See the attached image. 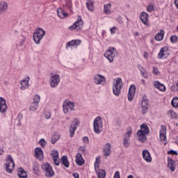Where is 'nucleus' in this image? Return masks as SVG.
I'll return each instance as SVG.
<instances>
[{
  "instance_id": "1",
  "label": "nucleus",
  "mask_w": 178,
  "mask_h": 178,
  "mask_svg": "<svg viewBox=\"0 0 178 178\" xmlns=\"http://www.w3.org/2000/svg\"><path fill=\"white\" fill-rule=\"evenodd\" d=\"M149 133V129L148 126L145 124H143L140 125V129L138 130L136 133L138 136V140L140 143H144V141L147 140V136L145 134H148Z\"/></svg>"
},
{
  "instance_id": "2",
  "label": "nucleus",
  "mask_w": 178,
  "mask_h": 178,
  "mask_svg": "<svg viewBox=\"0 0 178 178\" xmlns=\"http://www.w3.org/2000/svg\"><path fill=\"white\" fill-rule=\"evenodd\" d=\"M6 163V170L8 173H13V170L15 169V161L12 155L9 154L7 156Z\"/></svg>"
},
{
  "instance_id": "3",
  "label": "nucleus",
  "mask_w": 178,
  "mask_h": 178,
  "mask_svg": "<svg viewBox=\"0 0 178 178\" xmlns=\"http://www.w3.org/2000/svg\"><path fill=\"white\" fill-rule=\"evenodd\" d=\"M45 35V31L41 28L36 29L33 33V41L35 44H40L42 37Z\"/></svg>"
},
{
  "instance_id": "4",
  "label": "nucleus",
  "mask_w": 178,
  "mask_h": 178,
  "mask_svg": "<svg viewBox=\"0 0 178 178\" xmlns=\"http://www.w3.org/2000/svg\"><path fill=\"white\" fill-rule=\"evenodd\" d=\"M102 118L101 117H97L93 122L94 131L96 134H99L102 131Z\"/></svg>"
},
{
  "instance_id": "5",
  "label": "nucleus",
  "mask_w": 178,
  "mask_h": 178,
  "mask_svg": "<svg viewBox=\"0 0 178 178\" xmlns=\"http://www.w3.org/2000/svg\"><path fill=\"white\" fill-rule=\"evenodd\" d=\"M74 102H70L69 100H65L63 104V109L64 113H69L70 111H74Z\"/></svg>"
},
{
  "instance_id": "6",
  "label": "nucleus",
  "mask_w": 178,
  "mask_h": 178,
  "mask_svg": "<svg viewBox=\"0 0 178 178\" xmlns=\"http://www.w3.org/2000/svg\"><path fill=\"white\" fill-rule=\"evenodd\" d=\"M122 83V79L118 78L115 84L113 87V92L114 95H116V97H119L120 95V90H122V87L123 86Z\"/></svg>"
},
{
  "instance_id": "7",
  "label": "nucleus",
  "mask_w": 178,
  "mask_h": 178,
  "mask_svg": "<svg viewBox=\"0 0 178 178\" xmlns=\"http://www.w3.org/2000/svg\"><path fill=\"white\" fill-rule=\"evenodd\" d=\"M42 169L46 172L47 177H53L55 176V172L52 170V166L49 163H46L42 165Z\"/></svg>"
},
{
  "instance_id": "8",
  "label": "nucleus",
  "mask_w": 178,
  "mask_h": 178,
  "mask_svg": "<svg viewBox=\"0 0 178 178\" xmlns=\"http://www.w3.org/2000/svg\"><path fill=\"white\" fill-rule=\"evenodd\" d=\"M83 22L81 19V16L78 17L77 21L71 26L69 27V30L73 31V30H76V31H80L83 29Z\"/></svg>"
},
{
  "instance_id": "9",
  "label": "nucleus",
  "mask_w": 178,
  "mask_h": 178,
  "mask_svg": "<svg viewBox=\"0 0 178 178\" xmlns=\"http://www.w3.org/2000/svg\"><path fill=\"white\" fill-rule=\"evenodd\" d=\"M104 56L108 59L109 62H113V59L116 56V49L115 47H110L104 54Z\"/></svg>"
},
{
  "instance_id": "10",
  "label": "nucleus",
  "mask_w": 178,
  "mask_h": 178,
  "mask_svg": "<svg viewBox=\"0 0 178 178\" xmlns=\"http://www.w3.org/2000/svg\"><path fill=\"white\" fill-rule=\"evenodd\" d=\"M60 83V77L58 74H55L51 76L50 79V86L51 88H55V87H58V85Z\"/></svg>"
},
{
  "instance_id": "11",
  "label": "nucleus",
  "mask_w": 178,
  "mask_h": 178,
  "mask_svg": "<svg viewBox=\"0 0 178 178\" xmlns=\"http://www.w3.org/2000/svg\"><path fill=\"white\" fill-rule=\"evenodd\" d=\"M169 49L168 47H162L158 54L159 59H166L169 56Z\"/></svg>"
},
{
  "instance_id": "12",
  "label": "nucleus",
  "mask_w": 178,
  "mask_h": 178,
  "mask_svg": "<svg viewBox=\"0 0 178 178\" xmlns=\"http://www.w3.org/2000/svg\"><path fill=\"white\" fill-rule=\"evenodd\" d=\"M93 80L95 84H102V86H104V83H105L106 81L105 76L99 74H95L93 78Z\"/></svg>"
},
{
  "instance_id": "13",
  "label": "nucleus",
  "mask_w": 178,
  "mask_h": 178,
  "mask_svg": "<svg viewBox=\"0 0 178 178\" xmlns=\"http://www.w3.org/2000/svg\"><path fill=\"white\" fill-rule=\"evenodd\" d=\"M131 133H132L131 129H129L124 136L123 145L124 147H126V148H127V147L130 145V142H129V140H130Z\"/></svg>"
},
{
  "instance_id": "14",
  "label": "nucleus",
  "mask_w": 178,
  "mask_h": 178,
  "mask_svg": "<svg viewBox=\"0 0 178 178\" xmlns=\"http://www.w3.org/2000/svg\"><path fill=\"white\" fill-rule=\"evenodd\" d=\"M134 95H136V86L131 85L129 87V92H128V99L131 102L134 98Z\"/></svg>"
},
{
  "instance_id": "15",
  "label": "nucleus",
  "mask_w": 178,
  "mask_h": 178,
  "mask_svg": "<svg viewBox=\"0 0 178 178\" xmlns=\"http://www.w3.org/2000/svg\"><path fill=\"white\" fill-rule=\"evenodd\" d=\"M140 20L145 26L149 27V22H148V14L145 12H142L140 14Z\"/></svg>"
},
{
  "instance_id": "16",
  "label": "nucleus",
  "mask_w": 178,
  "mask_h": 178,
  "mask_svg": "<svg viewBox=\"0 0 178 178\" xmlns=\"http://www.w3.org/2000/svg\"><path fill=\"white\" fill-rule=\"evenodd\" d=\"M8 110V106L6 105V101L3 97H0V112L1 113H5Z\"/></svg>"
},
{
  "instance_id": "17",
  "label": "nucleus",
  "mask_w": 178,
  "mask_h": 178,
  "mask_svg": "<svg viewBox=\"0 0 178 178\" xmlns=\"http://www.w3.org/2000/svg\"><path fill=\"white\" fill-rule=\"evenodd\" d=\"M35 156L40 161L41 159H44V152L41 147H36L35 149Z\"/></svg>"
},
{
  "instance_id": "18",
  "label": "nucleus",
  "mask_w": 178,
  "mask_h": 178,
  "mask_svg": "<svg viewBox=\"0 0 178 178\" xmlns=\"http://www.w3.org/2000/svg\"><path fill=\"white\" fill-rule=\"evenodd\" d=\"M51 156L53 158V161L55 165H56V166H59L60 159H59V153L58 152V151H53L51 154Z\"/></svg>"
},
{
  "instance_id": "19",
  "label": "nucleus",
  "mask_w": 178,
  "mask_h": 178,
  "mask_svg": "<svg viewBox=\"0 0 178 178\" xmlns=\"http://www.w3.org/2000/svg\"><path fill=\"white\" fill-rule=\"evenodd\" d=\"M159 137L161 141H166V126L161 125Z\"/></svg>"
},
{
  "instance_id": "20",
  "label": "nucleus",
  "mask_w": 178,
  "mask_h": 178,
  "mask_svg": "<svg viewBox=\"0 0 178 178\" xmlns=\"http://www.w3.org/2000/svg\"><path fill=\"white\" fill-rule=\"evenodd\" d=\"M142 155H143V159H145L146 162H152V157H151V154H149V152L147 149L143 150Z\"/></svg>"
},
{
  "instance_id": "21",
  "label": "nucleus",
  "mask_w": 178,
  "mask_h": 178,
  "mask_svg": "<svg viewBox=\"0 0 178 178\" xmlns=\"http://www.w3.org/2000/svg\"><path fill=\"white\" fill-rule=\"evenodd\" d=\"M63 6L64 9H69L70 12L73 13V4L72 3V0H65V3H63Z\"/></svg>"
},
{
  "instance_id": "22",
  "label": "nucleus",
  "mask_w": 178,
  "mask_h": 178,
  "mask_svg": "<svg viewBox=\"0 0 178 178\" xmlns=\"http://www.w3.org/2000/svg\"><path fill=\"white\" fill-rule=\"evenodd\" d=\"M81 44V40H71L67 43L66 48H74V47H78V45H80Z\"/></svg>"
},
{
  "instance_id": "23",
  "label": "nucleus",
  "mask_w": 178,
  "mask_h": 178,
  "mask_svg": "<svg viewBox=\"0 0 178 178\" xmlns=\"http://www.w3.org/2000/svg\"><path fill=\"white\" fill-rule=\"evenodd\" d=\"M29 81H30V77L29 76L21 81V90H26L29 88Z\"/></svg>"
},
{
  "instance_id": "24",
  "label": "nucleus",
  "mask_w": 178,
  "mask_h": 178,
  "mask_svg": "<svg viewBox=\"0 0 178 178\" xmlns=\"http://www.w3.org/2000/svg\"><path fill=\"white\" fill-rule=\"evenodd\" d=\"M149 102H148V99H143L142 100V111H143V115L145 113H147V112L148 111V105H149Z\"/></svg>"
},
{
  "instance_id": "25",
  "label": "nucleus",
  "mask_w": 178,
  "mask_h": 178,
  "mask_svg": "<svg viewBox=\"0 0 178 178\" xmlns=\"http://www.w3.org/2000/svg\"><path fill=\"white\" fill-rule=\"evenodd\" d=\"M75 162L79 166H83V165H84V159H83L80 153H77Z\"/></svg>"
},
{
  "instance_id": "26",
  "label": "nucleus",
  "mask_w": 178,
  "mask_h": 178,
  "mask_svg": "<svg viewBox=\"0 0 178 178\" xmlns=\"http://www.w3.org/2000/svg\"><path fill=\"white\" fill-rule=\"evenodd\" d=\"M6 10H8V3L5 1H0V15L6 13Z\"/></svg>"
},
{
  "instance_id": "27",
  "label": "nucleus",
  "mask_w": 178,
  "mask_h": 178,
  "mask_svg": "<svg viewBox=\"0 0 178 178\" xmlns=\"http://www.w3.org/2000/svg\"><path fill=\"white\" fill-rule=\"evenodd\" d=\"M57 13L60 19H65V17H67V16H69V15H67L62 8H57Z\"/></svg>"
},
{
  "instance_id": "28",
  "label": "nucleus",
  "mask_w": 178,
  "mask_h": 178,
  "mask_svg": "<svg viewBox=\"0 0 178 178\" xmlns=\"http://www.w3.org/2000/svg\"><path fill=\"white\" fill-rule=\"evenodd\" d=\"M168 167L171 172H175V161L170 157L168 158Z\"/></svg>"
},
{
  "instance_id": "29",
  "label": "nucleus",
  "mask_w": 178,
  "mask_h": 178,
  "mask_svg": "<svg viewBox=\"0 0 178 178\" xmlns=\"http://www.w3.org/2000/svg\"><path fill=\"white\" fill-rule=\"evenodd\" d=\"M163 35H165V31L160 30V32L156 33L154 36V40H156V41H162V40H163Z\"/></svg>"
},
{
  "instance_id": "30",
  "label": "nucleus",
  "mask_w": 178,
  "mask_h": 178,
  "mask_svg": "<svg viewBox=\"0 0 178 178\" xmlns=\"http://www.w3.org/2000/svg\"><path fill=\"white\" fill-rule=\"evenodd\" d=\"M18 177L19 178H26L27 177V172L23 168H19L17 170Z\"/></svg>"
},
{
  "instance_id": "31",
  "label": "nucleus",
  "mask_w": 178,
  "mask_h": 178,
  "mask_svg": "<svg viewBox=\"0 0 178 178\" xmlns=\"http://www.w3.org/2000/svg\"><path fill=\"white\" fill-rule=\"evenodd\" d=\"M154 84L155 88L160 90V91H165L166 90V88L165 87V85L161 83L159 81H156L154 82Z\"/></svg>"
},
{
  "instance_id": "32",
  "label": "nucleus",
  "mask_w": 178,
  "mask_h": 178,
  "mask_svg": "<svg viewBox=\"0 0 178 178\" xmlns=\"http://www.w3.org/2000/svg\"><path fill=\"white\" fill-rule=\"evenodd\" d=\"M104 156H109L111 155V143H106L104 148Z\"/></svg>"
},
{
  "instance_id": "33",
  "label": "nucleus",
  "mask_w": 178,
  "mask_h": 178,
  "mask_svg": "<svg viewBox=\"0 0 178 178\" xmlns=\"http://www.w3.org/2000/svg\"><path fill=\"white\" fill-rule=\"evenodd\" d=\"M138 69L144 79H148V72H147V70H145L143 66L138 65Z\"/></svg>"
},
{
  "instance_id": "34",
  "label": "nucleus",
  "mask_w": 178,
  "mask_h": 178,
  "mask_svg": "<svg viewBox=\"0 0 178 178\" xmlns=\"http://www.w3.org/2000/svg\"><path fill=\"white\" fill-rule=\"evenodd\" d=\"M98 178H105L106 176V172L105 170H95Z\"/></svg>"
},
{
  "instance_id": "35",
  "label": "nucleus",
  "mask_w": 178,
  "mask_h": 178,
  "mask_svg": "<svg viewBox=\"0 0 178 178\" xmlns=\"http://www.w3.org/2000/svg\"><path fill=\"white\" fill-rule=\"evenodd\" d=\"M86 8L90 12H92L94 10V1L88 0L87 2H86Z\"/></svg>"
},
{
  "instance_id": "36",
  "label": "nucleus",
  "mask_w": 178,
  "mask_h": 178,
  "mask_svg": "<svg viewBox=\"0 0 178 178\" xmlns=\"http://www.w3.org/2000/svg\"><path fill=\"white\" fill-rule=\"evenodd\" d=\"M104 13H105V15H111V13H112V11H111V3L104 5Z\"/></svg>"
},
{
  "instance_id": "37",
  "label": "nucleus",
  "mask_w": 178,
  "mask_h": 178,
  "mask_svg": "<svg viewBox=\"0 0 178 178\" xmlns=\"http://www.w3.org/2000/svg\"><path fill=\"white\" fill-rule=\"evenodd\" d=\"M60 161L65 168H69V160L67 156H63Z\"/></svg>"
},
{
  "instance_id": "38",
  "label": "nucleus",
  "mask_w": 178,
  "mask_h": 178,
  "mask_svg": "<svg viewBox=\"0 0 178 178\" xmlns=\"http://www.w3.org/2000/svg\"><path fill=\"white\" fill-rule=\"evenodd\" d=\"M101 163V156H98L95 161V170L99 169V164Z\"/></svg>"
},
{
  "instance_id": "39",
  "label": "nucleus",
  "mask_w": 178,
  "mask_h": 178,
  "mask_svg": "<svg viewBox=\"0 0 178 178\" xmlns=\"http://www.w3.org/2000/svg\"><path fill=\"white\" fill-rule=\"evenodd\" d=\"M171 105L173 108H178V97H174L171 102Z\"/></svg>"
},
{
  "instance_id": "40",
  "label": "nucleus",
  "mask_w": 178,
  "mask_h": 178,
  "mask_svg": "<svg viewBox=\"0 0 178 178\" xmlns=\"http://www.w3.org/2000/svg\"><path fill=\"white\" fill-rule=\"evenodd\" d=\"M38 108V104L32 102L29 106V111L34 112L35 111H37Z\"/></svg>"
},
{
  "instance_id": "41",
  "label": "nucleus",
  "mask_w": 178,
  "mask_h": 178,
  "mask_svg": "<svg viewBox=\"0 0 178 178\" xmlns=\"http://www.w3.org/2000/svg\"><path fill=\"white\" fill-rule=\"evenodd\" d=\"M41 101V97L38 95H35L33 97V104H36L37 105H38L40 104V102Z\"/></svg>"
},
{
  "instance_id": "42",
  "label": "nucleus",
  "mask_w": 178,
  "mask_h": 178,
  "mask_svg": "<svg viewBox=\"0 0 178 178\" xmlns=\"http://www.w3.org/2000/svg\"><path fill=\"white\" fill-rule=\"evenodd\" d=\"M71 126H72V127H75V129H77V127L80 126V121L79 120V119H74L73 124H72Z\"/></svg>"
},
{
  "instance_id": "43",
  "label": "nucleus",
  "mask_w": 178,
  "mask_h": 178,
  "mask_svg": "<svg viewBox=\"0 0 178 178\" xmlns=\"http://www.w3.org/2000/svg\"><path fill=\"white\" fill-rule=\"evenodd\" d=\"M77 129L76 127H73V126H70L69 132H70V137H73L74 136V133Z\"/></svg>"
},
{
  "instance_id": "44",
  "label": "nucleus",
  "mask_w": 178,
  "mask_h": 178,
  "mask_svg": "<svg viewBox=\"0 0 178 178\" xmlns=\"http://www.w3.org/2000/svg\"><path fill=\"white\" fill-rule=\"evenodd\" d=\"M39 144H40L42 148H45V145H47V141H45V139L42 138L40 140Z\"/></svg>"
},
{
  "instance_id": "45",
  "label": "nucleus",
  "mask_w": 178,
  "mask_h": 178,
  "mask_svg": "<svg viewBox=\"0 0 178 178\" xmlns=\"http://www.w3.org/2000/svg\"><path fill=\"white\" fill-rule=\"evenodd\" d=\"M59 140V136L58 135H54L51 137V144H55V143H56V140Z\"/></svg>"
},
{
  "instance_id": "46",
  "label": "nucleus",
  "mask_w": 178,
  "mask_h": 178,
  "mask_svg": "<svg viewBox=\"0 0 178 178\" xmlns=\"http://www.w3.org/2000/svg\"><path fill=\"white\" fill-rule=\"evenodd\" d=\"M170 41L172 42V44H176L178 41V37L176 35H172L170 37Z\"/></svg>"
},
{
  "instance_id": "47",
  "label": "nucleus",
  "mask_w": 178,
  "mask_h": 178,
  "mask_svg": "<svg viewBox=\"0 0 178 178\" xmlns=\"http://www.w3.org/2000/svg\"><path fill=\"white\" fill-rule=\"evenodd\" d=\"M169 113H170L172 119H177V114L175 111H170Z\"/></svg>"
},
{
  "instance_id": "48",
  "label": "nucleus",
  "mask_w": 178,
  "mask_h": 178,
  "mask_svg": "<svg viewBox=\"0 0 178 178\" xmlns=\"http://www.w3.org/2000/svg\"><path fill=\"white\" fill-rule=\"evenodd\" d=\"M40 170L39 167H38V164H37V163L33 164V170L34 172H38V170Z\"/></svg>"
},
{
  "instance_id": "49",
  "label": "nucleus",
  "mask_w": 178,
  "mask_h": 178,
  "mask_svg": "<svg viewBox=\"0 0 178 178\" xmlns=\"http://www.w3.org/2000/svg\"><path fill=\"white\" fill-rule=\"evenodd\" d=\"M168 154H171V155H178L177 152L175 151V150H170L168 152Z\"/></svg>"
},
{
  "instance_id": "50",
  "label": "nucleus",
  "mask_w": 178,
  "mask_h": 178,
  "mask_svg": "<svg viewBox=\"0 0 178 178\" xmlns=\"http://www.w3.org/2000/svg\"><path fill=\"white\" fill-rule=\"evenodd\" d=\"M147 12H152L154 10V6H149L147 7Z\"/></svg>"
},
{
  "instance_id": "51",
  "label": "nucleus",
  "mask_w": 178,
  "mask_h": 178,
  "mask_svg": "<svg viewBox=\"0 0 178 178\" xmlns=\"http://www.w3.org/2000/svg\"><path fill=\"white\" fill-rule=\"evenodd\" d=\"M114 178H120V172L119 171L115 172Z\"/></svg>"
},
{
  "instance_id": "52",
  "label": "nucleus",
  "mask_w": 178,
  "mask_h": 178,
  "mask_svg": "<svg viewBox=\"0 0 178 178\" xmlns=\"http://www.w3.org/2000/svg\"><path fill=\"white\" fill-rule=\"evenodd\" d=\"M153 73H154V74H158V73H159V70H158V68L154 67H153Z\"/></svg>"
},
{
  "instance_id": "53",
  "label": "nucleus",
  "mask_w": 178,
  "mask_h": 178,
  "mask_svg": "<svg viewBox=\"0 0 178 178\" xmlns=\"http://www.w3.org/2000/svg\"><path fill=\"white\" fill-rule=\"evenodd\" d=\"M79 150L81 151V152H86V147L84 146H81L79 147Z\"/></svg>"
},
{
  "instance_id": "54",
  "label": "nucleus",
  "mask_w": 178,
  "mask_h": 178,
  "mask_svg": "<svg viewBox=\"0 0 178 178\" xmlns=\"http://www.w3.org/2000/svg\"><path fill=\"white\" fill-rule=\"evenodd\" d=\"M26 42V38H24L22 41L19 42V47H23L24 42Z\"/></svg>"
},
{
  "instance_id": "55",
  "label": "nucleus",
  "mask_w": 178,
  "mask_h": 178,
  "mask_svg": "<svg viewBox=\"0 0 178 178\" xmlns=\"http://www.w3.org/2000/svg\"><path fill=\"white\" fill-rule=\"evenodd\" d=\"M45 118H46V119H50L51 118V113H49V112L46 113Z\"/></svg>"
},
{
  "instance_id": "56",
  "label": "nucleus",
  "mask_w": 178,
  "mask_h": 178,
  "mask_svg": "<svg viewBox=\"0 0 178 178\" xmlns=\"http://www.w3.org/2000/svg\"><path fill=\"white\" fill-rule=\"evenodd\" d=\"M83 141L84 143H86V144H88V143H89L88 137H86V136L83 137Z\"/></svg>"
},
{
  "instance_id": "57",
  "label": "nucleus",
  "mask_w": 178,
  "mask_h": 178,
  "mask_svg": "<svg viewBox=\"0 0 178 178\" xmlns=\"http://www.w3.org/2000/svg\"><path fill=\"white\" fill-rule=\"evenodd\" d=\"M110 31H111V34H114L115 31H116V27L113 26V28H111L110 29Z\"/></svg>"
},
{
  "instance_id": "58",
  "label": "nucleus",
  "mask_w": 178,
  "mask_h": 178,
  "mask_svg": "<svg viewBox=\"0 0 178 178\" xmlns=\"http://www.w3.org/2000/svg\"><path fill=\"white\" fill-rule=\"evenodd\" d=\"M73 177H74V178H79V173H74V174H73Z\"/></svg>"
},
{
  "instance_id": "59",
  "label": "nucleus",
  "mask_w": 178,
  "mask_h": 178,
  "mask_svg": "<svg viewBox=\"0 0 178 178\" xmlns=\"http://www.w3.org/2000/svg\"><path fill=\"white\" fill-rule=\"evenodd\" d=\"M175 4L176 6V8L178 9V0L175 1Z\"/></svg>"
},
{
  "instance_id": "60",
  "label": "nucleus",
  "mask_w": 178,
  "mask_h": 178,
  "mask_svg": "<svg viewBox=\"0 0 178 178\" xmlns=\"http://www.w3.org/2000/svg\"><path fill=\"white\" fill-rule=\"evenodd\" d=\"M5 152L3 151V149L0 148V155H2Z\"/></svg>"
},
{
  "instance_id": "61",
  "label": "nucleus",
  "mask_w": 178,
  "mask_h": 178,
  "mask_svg": "<svg viewBox=\"0 0 178 178\" xmlns=\"http://www.w3.org/2000/svg\"><path fill=\"white\" fill-rule=\"evenodd\" d=\"M134 35H135V37H138V35H140V33H138V32H136L134 33Z\"/></svg>"
},
{
  "instance_id": "62",
  "label": "nucleus",
  "mask_w": 178,
  "mask_h": 178,
  "mask_svg": "<svg viewBox=\"0 0 178 178\" xmlns=\"http://www.w3.org/2000/svg\"><path fill=\"white\" fill-rule=\"evenodd\" d=\"M127 178H134V177H133V175H129Z\"/></svg>"
},
{
  "instance_id": "63",
  "label": "nucleus",
  "mask_w": 178,
  "mask_h": 178,
  "mask_svg": "<svg viewBox=\"0 0 178 178\" xmlns=\"http://www.w3.org/2000/svg\"><path fill=\"white\" fill-rule=\"evenodd\" d=\"M141 81H142L143 84H145V80L142 79Z\"/></svg>"
},
{
  "instance_id": "64",
  "label": "nucleus",
  "mask_w": 178,
  "mask_h": 178,
  "mask_svg": "<svg viewBox=\"0 0 178 178\" xmlns=\"http://www.w3.org/2000/svg\"><path fill=\"white\" fill-rule=\"evenodd\" d=\"M147 55L148 54L147 53H145V55H144L145 58H147Z\"/></svg>"
}]
</instances>
